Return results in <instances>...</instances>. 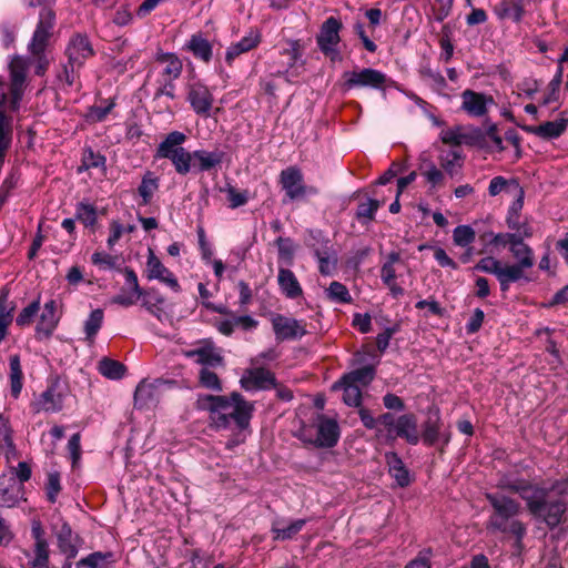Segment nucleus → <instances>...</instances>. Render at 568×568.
Listing matches in <instances>:
<instances>
[{"label":"nucleus","mask_w":568,"mask_h":568,"mask_svg":"<svg viewBox=\"0 0 568 568\" xmlns=\"http://www.w3.org/2000/svg\"><path fill=\"white\" fill-rule=\"evenodd\" d=\"M58 548L67 557V560L71 561L78 555L81 546V538L73 534L71 527L63 523L57 530Z\"/></svg>","instance_id":"obj_22"},{"label":"nucleus","mask_w":568,"mask_h":568,"mask_svg":"<svg viewBox=\"0 0 568 568\" xmlns=\"http://www.w3.org/2000/svg\"><path fill=\"white\" fill-rule=\"evenodd\" d=\"M280 183L291 200L317 192L315 187H307L303 184V174L294 166H290L281 172Z\"/></svg>","instance_id":"obj_12"},{"label":"nucleus","mask_w":568,"mask_h":568,"mask_svg":"<svg viewBox=\"0 0 568 568\" xmlns=\"http://www.w3.org/2000/svg\"><path fill=\"white\" fill-rule=\"evenodd\" d=\"M75 216L84 226H93L97 222L95 207L91 204L80 203L77 206Z\"/></svg>","instance_id":"obj_50"},{"label":"nucleus","mask_w":568,"mask_h":568,"mask_svg":"<svg viewBox=\"0 0 568 568\" xmlns=\"http://www.w3.org/2000/svg\"><path fill=\"white\" fill-rule=\"evenodd\" d=\"M358 414L363 425L368 429H374L376 432V437L378 438V429H384V426L381 422V416L375 418L366 408H361Z\"/></svg>","instance_id":"obj_60"},{"label":"nucleus","mask_w":568,"mask_h":568,"mask_svg":"<svg viewBox=\"0 0 568 568\" xmlns=\"http://www.w3.org/2000/svg\"><path fill=\"white\" fill-rule=\"evenodd\" d=\"M12 305H8L4 301H0V343L6 338L8 328L13 321Z\"/></svg>","instance_id":"obj_47"},{"label":"nucleus","mask_w":568,"mask_h":568,"mask_svg":"<svg viewBox=\"0 0 568 568\" xmlns=\"http://www.w3.org/2000/svg\"><path fill=\"white\" fill-rule=\"evenodd\" d=\"M98 368L101 375L110 379H119L125 373V366L122 363L110 358L100 361Z\"/></svg>","instance_id":"obj_42"},{"label":"nucleus","mask_w":568,"mask_h":568,"mask_svg":"<svg viewBox=\"0 0 568 568\" xmlns=\"http://www.w3.org/2000/svg\"><path fill=\"white\" fill-rule=\"evenodd\" d=\"M60 316L58 302L54 300L47 302L36 326V338L39 341L49 338L57 328Z\"/></svg>","instance_id":"obj_15"},{"label":"nucleus","mask_w":568,"mask_h":568,"mask_svg":"<svg viewBox=\"0 0 568 568\" xmlns=\"http://www.w3.org/2000/svg\"><path fill=\"white\" fill-rule=\"evenodd\" d=\"M54 23V13L52 10L44 8L40 12V19L39 23L37 26V29L33 33V38L30 42V51L33 55H40L43 53L47 40L50 36V31L53 28ZM47 61L42 59V57H39V64L37 68V73L42 74L45 70Z\"/></svg>","instance_id":"obj_8"},{"label":"nucleus","mask_w":568,"mask_h":568,"mask_svg":"<svg viewBox=\"0 0 568 568\" xmlns=\"http://www.w3.org/2000/svg\"><path fill=\"white\" fill-rule=\"evenodd\" d=\"M277 283L281 292L291 300L302 296L303 290L295 274L287 268H280L277 274Z\"/></svg>","instance_id":"obj_29"},{"label":"nucleus","mask_w":568,"mask_h":568,"mask_svg":"<svg viewBox=\"0 0 568 568\" xmlns=\"http://www.w3.org/2000/svg\"><path fill=\"white\" fill-rule=\"evenodd\" d=\"M63 400L62 392L57 387H49L32 403V407L37 413H57L62 409Z\"/></svg>","instance_id":"obj_23"},{"label":"nucleus","mask_w":568,"mask_h":568,"mask_svg":"<svg viewBox=\"0 0 568 568\" xmlns=\"http://www.w3.org/2000/svg\"><path fill=\"white\" fill-rule=\"evenodd\" d=\"M186 141V135L180 131L170 132L165 139L159 144L155 153L156 159H172Z\"/></svg>","instance_id":"obj_25"},{"label":"nucleus","mask_w":568,"mask_h":568,"mask_svg":"<svg viewBox=\"0 0 568 568\" xmlns=\"http://www.w3.org/2000/svg\"><path fill=\"white\" fill-rule=\"evenodd\" d=\"M462 109L470 116H484L488 108L494 104V99L490 95L475 92L473 90H465L462 93Z\"/></svg>","instance_id":"obj_19"},{"label":"nucleus","mask_w":568,"mask_h":568,"mask_svg":"<svg viewBox=\"0 0 568 568\" xmlns=\"http://www.w3.org/2000/svg\"><path fill=\"white\" fill-rule=\"evenodd\" d=\"M567 122V119L560 118L558 120L548 121L536 126H524V130L542 139H556L565 132Z\"/></svg>","instance_id":"obj_26"},{"label":"nucleus","mask_w":568,"mask_h":568,"mask_svg":"<svg viewBox=\"0 0 568 568\" xmlns=\"http://www.w3.org/2000/svg\"><path fill=\"white\" fill-rule=\"evenodd\" d=\"M487 499L495 509V514L488 521V528L503 532H510L518 538H521L526 531L524 525L518 520L509 521L511 517L518 514L520 508L519 504L506 496L497 494H488Z\"/></svg>","instance_id":"obj_3"},{"label":"nucleus","mask_w":568,"mask_h":568,"mask_svg":"<svg viewBox=\"0 0 568 568\" xmlns=\"http://www.w3.org/2000/svg\"><path fill=\"white\" fill-rule=\"evenodd\" d=\"M186 48L195 58H199L204 62H209L212 58V45L201 34H193L189 40Z\"/></svg>","instance_id":"obj_34"},{"label":"nucleus","mask_w":568,"mask_h":568,"mask_svg":"<svg viewBox=\"0 0 568 568\" xmlns=\"http://www.w3.org/2000/svg\"><path fill=\"white\" fill-rule=\"evenodd\" d=\"M476 233L469 225H459L453 232V240L457 246L465 247L474 242Z\"/></svg>","instance_id":"obj_45"},{"label":"nucleus","mask_w":568,"mask_h":568,"mask_svg":"<svg viewBox=\"0 0 568 568\" xmlns=\"http://www.w3.org/2000/svg\"><path fill=\"white\" fill-rule=\"evenodd\" d=\"M200 383L203 387L213 390H221V383L217 375L210 371L209 367H203L200 372Z\"/></svg>","instance_id":"obj_58"},{"label":"nucleus","mask_w":568,"mask_h":568,"mask_svg":"<svg viewBox=\"0 0 568 568\" xmlns=\"http://www.w3.org/2000/svg\"><path fill=\"white\" fill-rule=\"evenodd\" d=\"M111 554L93 552L85 558L80 559L77 562V568H104L106 559L110 558Z\"/></svg>","instance_id":"obj_51"},{"label":"nucleus","mask_w":568,"mask_h":568,"mask_svg":"<svg viewBox=\"0 0 568 568\" xmlns=\"http://www.w3.org/2000/svg\"><path fill=\"white\" fill-rule=\"evenodd\" d=\"M132 231H133L132 226L125 229L118 221H112L110 224V234L108 237V245L110 247L114 246L125 232H132Z\"/></svg>","instance_id":"obj_61"},{"label":"nucleus","mask_w":568,"mask_h":568,"mask_svg":"<svg viewBox=\"0 0 568 568\" xmlns=\"http://www.w3.org/2000/svg\"><path fill=\"white\" fill-rule=\"evenodd\" d=\"M124 277L125 287L122 288L121 293L112 297L111 303L129 307L141 298L143 290L140 287L138 276L133 270L125 268Z\"/></svg>","instance_id":"obj_18"},{"label":"nucleus","mask_w":568,"mask_h":568,"mask_svg":"<svg viewBox=\"0 0 568 568\" xmlns=\"http://www.w3.org/2000/svg\"><path fill=\"white\" fill-rule=\"evenodd\" d=\"M155 62L161 68L162 81L171 84L182 72V61L174 53L158 52Z\"/></svg>","instance_id":"obj_21"},{"label":"nucleus","mask_w":568,"mask_h":568,"mask_svg":"<svg viewBox=\"0 0 568 568\" xmlns=\"http://www.w3.org/2000/svg\"><path fill=\"white\" fill-rule=\"evenodd\" d=\"M424 442L428 445H433L439 438V425L438 419L428 420L423 432Z\"/></svg>","instance_id":"obj_62"},{"label":"nucleus","mask_w":568,"mask_h":568,"mask_svg":"<svg viewBox=\"0 0 568 568\" xmlns=\"http://www.w3.org/2000/svg\"><path fill=\"white\" fill-rule=\"evenodd\" d=\"M104 320V313L101 308L93 310L84 321L83 329L85 339L92 343L100 331Z\"/></svg>","instance_id":"obj_40"},{"label":"nucleus","mask_w":568,"mask_h":568,"mask_svg":"<svg viewBox=\"0 0 568 568\" xmlns=\"http://www.w3.org/2000/svg\"><path fill=\"white\" fill-rule=\"evenodd\" d=\"M484 318V312L480 308H476L466 325L467 333L474 334L478 332L483 325Z\"/></svg>","instance_id":"obj_63"},{"label":"nucleus","mask_w":568,"mask_h":568,"mask_svg":"<svg viewBox=\"0 0 568 568\" xmlns=\"http://www.w3.org/2000/svg\"><path fill=\"white\" fill-rule=\"evenodd\" d=\"M430 551H420L419 555L412 560L405 568H430L429 565Z\"/></svg>","instance_id":"obj_64"},{"label":"nucleus","mask_w":568,"mask_h":568,"mask_svg":"<svg viewBox=\"0 0 568 568\" xmlns=\"http://www.w3.org/2000/svg\"><path fill=\"white\" fill-rule=\"evenodd\" d=\"M440 139L445 144L462 145L470 142V136L466 133L463 126H454L443 130Z\"/></svg>","instance_id":"obj_43"},{"label":"nucleus","mask_w":568,"mask_h":568,"mask_svg":"<svg viewBox=\"0 0 568 568\" xmlns=\"http://www.w3.org/2000/svg\"><path fill=\"white\" fill-rule=\"evenodd\" d=\"M399 262L398 253H390L387 257V261L383 264L381 270V277L385 285L389 288L390 293L394 296L402 295L404 293L403 288L396 283V268L395 264Z\"/></svg>","instance_id":"obj_28"},{"label":"nucleus","mask_w":568,"mask_h":568,"mask_svg":"<svg viewBox=\"0 0 568 568\" xmlns=\"http://www.w3.org/2000/svg\"><path fill=\"white\" fill-rule=\"evenodd\" d=\"M222 161V155L219 152H209L197 150L193 152V166H197L201 171H209L216 166Z\"/></svg>","instance_id":"obj_39"},{"label":"nucleus","mask_w":568,"mask_h":568,"mask_svg":"<svg viewBox=\"0 0 568 568\" xmlns=\"http://www.w3.org/2000/svg\"><path fill=\"white\" fill-rule=\"evenodd\" d=\"M0 437L4 442L8 454L14 453L12 430L9 419L0 414Z\"/></svg>","instance_id":"obj_56"},{"label":"nucleus","mask_w":568,"mask_h":568,"mask_svg":"<svg viewBox=\"0 0 568 568\" xmlns=\"http://www.w3.org/2000/svg\"><path fill=\"white\" fill-rule=\"evenodd\" d=\"M514 191L519 192V184L515 180H507L504 176H495L488 186L490 196H497L503 192L511 195Z\"/></svg>","instance_id":"obj_41"},{"label":"nucleus","mask_w":568,"mask_h":568,"mask_svg":"<svg viewBox=\"0 0 568 568\" xmlns=\"http://www.w3.org/2000/svg\"><path fill=\"white\" fill-rule=\"evenodd\" d=\"M161 383L159 381H142L136 386L134 393V403L139 407L148 406L159 398V387Z\"/></svg>","instance_id":"obj_30"},{"label":"nucleus","mask_w":568,"mask_h":568,"mask_svg":"<svg viewBox=\"0 0 568 568\" xmlns=\"http://www.w3.org/2000/svg\"><path fill=\"white\" fill-rule=\"evenodd\" d=\"M384 429H378V439L385 443H393L396 438H404L409 444H417L419 430L417 418L413 414H404L395 417L390 413L381 415Z\"/></svg>","instance_id":"obj_5"},{"label":"nucleus","mask_w":568,"mask_h":568,"mask_svg":"<svg viewBox=\"0 0 568 568\" xmlns=\"http://www.w3.org/2000/svg\"><path fill=\"white\" fill-rule=\"evenodd\" d=\"M192 110L200 116L209 118L213 109L214 97L211 90L202 83H193L187 89L186 97Z\"/></svg>","instance_id":"obj_14"},{"label":"nucleus","mask_w":568,"mask_h":568,"mask_svg":"<svg viewBox=\"0 0 568 568\" xmlns=\"http://www.w3.org/2000/svg\"><path fill=\"white\" fill-rule=\"evenodd\" d=\"M341 29L342 22L334 17H329L322 24L321 30L316 37L318 48L332 61L341 59V54L337 48L341 41Z\"/></svg>","instance_id":"obj_9"},{"label":"nucleus","mask_w":568,"mask_h":568,"mask_svg":"<svg viewBox=\"0 0 568 568\" xmlns=\"http://www.w3.org/2000/svg\"><path fill=\"white\" fill-rule=\"evenodd\" d=\"M29 568H50L48 542L40 541L38 547H34V557L29 562Z\"/></svg>","instance_id":"obj_48"},{"label":"nucleus","mask_w":568,"mask_h":568,"mask_svg":"<svg viewBox=\"0 0 568 568\" xmlns=\"http://www.w3.org/2000/svg\"><path fill=\"white\" fill-rule=\"evenodd\" d=\"M144 272L149 281H159L174 293L182 291L176 276L161 262L151 247L148 250Z\"/></svg>","instance_id":"obj_10"},{"label":"nucleus","mask_w":568,"mask_h":568,"mask_svg":"<svg viewBox=\"0 0 568 568\" xmlns=\"http://www.w3.org/2000/svg\"><path fill=\"white\" fill-rule=\"evenodd\" d=\"M159 189V179L152 172H146L142 176L141 184L138 187V193L141 197V204L146 205L151 202L154 193Z\"/></svg>","instance_id":"obj_37"},{"label":"nucleus","mask_w":568,"mask_h":568,"mask_svg":"<svg viewBox=\"0 0 568 568\" xmlns=\"http://www.w3.org/2000/svg\"><path fill=\"white\" fill-rule=\"evenodd\" d=\"M385 458L389 475L396 480L397 485L400 487L408 486L410 483L409 473L398 455L395 453H387Z\"/></svg>","instance_id":"obj_32"},{"label":"nucleus","mask_w":568,"mask_h":568,"mask_svg":"<svg viewBox=\"0 0 568 568\" xmlns=\"http://www.w3.org/2000/svg\"><path fill=\"white\" fill-rule=\"evenodd\" d=\"M495 11L499 18L511 19L514 21H520L524 13V9L519 0H501L500 3L496 6Z\"/></svg>","instance_id":"obj_38"},{"label":"nucleus","mask_w":568,"mask_h":568,"mask_svg":"<svg viewBox=\"0 0 568 568\" xmlns=\"http://www.w3.org/2000/svg\"><path fill=\"white\" fill-rule=\"evenodd\" d=\"M346 382L362 386L367 385L374 377V369L369 366L358 368L343 376Z\"/></svg>","instance_id":"obj_46"},{"label":"nucleus","mask_w":568,"mask_h":568,"mask_svg":"<svg viewBox=\"0 0 568 568\" xmlns=\"http://www.w3.org/2000/svg\"><path fill=\"white\" fill-rule=\"evenodd\" d=\"M333 389H343V400L348 406L358 407L362 403L361 386L349 381L346 382L343 377L341 381L334 383Z\"/></svg>","instance_id":"obj_33"},{"label":"nucleus","mask_w":568,"mask_h":568,"mask_svg":"<svg viewBox=\"0 0 568 568\" xmlns=\"http://www.w3.org/2000/svg\"><path fill=\"white\" fill-rule=\"evenodd\" d=\"M474 270L494 274L499 284L501 291H507L509 288V284L513 282H516V275L514 271L515 268H508L507 264H503L499 260L493 257V256H486L478 261V263L475 265Z\"/></svg>","instance_id":"obj_13"},{"label":"nucleus","mask_w":568,"mask_h":568,"mask_svg":"<svg viewBox=\"0 0 568 568\" xmlns=\"http://www.w3.org/2000/svg\"><path fill=\"white\" fill-rule=\"evenodd\" d=\"M261 42V34L257 30H250V32L243 37L239 42L231 44L225 53L227 63H232L235 58L240 54L245 53Z\"/></svg>","instance_id":"obj_27"},{"label":"nucleus","mask_w":568,"mask_h":568,"mask_svg":"<svg viewBox=\"0 0 568 568\" xmlns=\"http://www.w3.org/2000/svg\"><path fill=\"white\" fill-rule=\"evenodd\" d=\"M40 310V303L39 301H34L28 306H26L17 316L16 323L19 326H26L31 324L33 317L37 315V313Z\"/></svg>","instance_id":"obj_55"},{"label":"nucleus","mask_w":568,"mask_h":568,"mask_svg":"<svg viewBox=\"0 0 568 568\" xmlns=\"http://www.w3.org/2000/svg\"><path fill=\"white\" fill-rule=\"evenodd\" d=\"M185 356L204 367H214L222 364L220 351L210 341H203L197 346L185 352Z\"/></svg>","instance_id":"obj_20"},{"label":"nucleus","mask_w":568,"mask_h":568,"mask_svg":"<svg viewBox=\"0 0 568 568\" xmlns=\"http://www.w3.org/2000/svg\"><path fill=\"white\" fill-rule=\"evenodd\" d=\"M305 525L304 519H297L290 524H284L282 521H276L273 524L272 531L274 534L275 539L285 540L295 536L297 532L302 530Z\"/></svg>","instance_id":"obj_36"},{"label":"nucleus","mask_w":568,"mask_h":568,"mask_svg":"<svg viewBox=\"0 0 568 568\" xmlns=\"http://www.w3.org/2000/svg\"><path fill=\"white\" fill-rule=\"evenodd\" d=\"M272 326L280 341L301 338L306 334L303 322L280 314L272 316Z\"/></svg>","instance_id":"obj_16"},{"label":"nucleus","mask_w":568,"mask_h":568,"mask_svg":"<svg viewBox=\"0 0 568 568\" xmlns=\"http://www.w3.org/2000/svg\"><path fill=\"white\" fill-rule=\"evenodd\" d=\"M203 405L211 412L212 420L217 427H226L234 422L244 430L252 417L253 405L246 402L239 393L231 396H206Z\"/></svg>","instance_id":"obj_1"},{"label":"nucleus","mask_w":568,"mask_h":568,"mask_svg":"<svg viewBox=\"0 0 568 568\" xmlns=\"http://www.w3.org/2000/svg\"><path fill=\"white\" fill-rule=\"evenodd\" d=\"M241 385L246 390L268 388L274 385V376L265 368L248 369L242 376Z\"/></svg>","instance_id":"obj_24"},{"label":"nucleus","mask_w":568,"mask_h":568,"mask_svg":"<svg viewBox=\"0 0 568 568\" xmlns=\"http://www.w3.org/2000/svg\"><path fill=\"white\" fill-rule=\"evenodd\" d=\"M509 251L513 257L517 261L515 264H507L508 268H515L516 282L526 278L525 271L534 266V254L531 248L517 236L515 242L511 243Z\"/></svg>","instance_id":"obj_17"},{"label":"nucleus","mask_w":568,"mask_h":568,"mask_svg":"<svg viewBox=\"0 0 568 568\" xmlns=\"http://www.w3.org/2000/svg\"><path fill=\"white\" fill-rule=\"evenodd\" d=\"M344 85L347 89L352 88H372V89H383L388 79L386 74L383 72L364 68L359 70H353L344 72L343 74Z\"/></svg>","instance_id":"obj_11"},{"label":"nucleus","mask_w":568,"mask_h":568,"mask_svg":"<svg viewBox=\"0 0 568 568\" xmlns=\"http://www.w3.org/2000/svg\"><path fill=\"white\" fill-rule=\"evenodd\" d=\"M339 436L341 429L336 419L325 415H317L313 424L305 425L301 429L302 439L317 447H334Z\"/></svg>","instance_id":"obj_6"},{"label":"nucleus","mask_w":568,"mask_h":568,"mask_svg":"<svg viewBox=\"0 0 568 568\" xmlns=\"http://www.w3.org/2000/svg\"><path fill=\"white\" fill-rule=\"evenodd\" d=\"M10 390L14 398H18L23 386V373L21 368L20 357L18 355L10 356Z\"/></svg>","instance_id":"obj_35"},{"label":"nucleus","mask_w":568,"mask_h":568,"mask_svg":"<svg viewBox=\"0 0 568 568\" xmlns=\"http://www.w3.org/2000/svg\"><path fill=\"white\" fill-rule=\"evenodd\" d=\"M60 491H61L60 474L57 471L49 473L48 478H47V484H45V493H47L48 500L50 503H55Z\"/></svg>","instance_id":"obj_52"},{"label":"nucleus","mask_w":568,"mask_h":568,"mask_svg":"<svg viewBox=\"0 0 568 568\" xmlns=\"http://www.w3.org/2000/svg\"><path fill=\"white\" fill-rule=\"evenodd\" d=\"M170 161L179 174L185 175L193 166V152L191 153L183 148Z\"/></svg>","instance_id":"obj_44"},{"label":"nucleus","mask_w":568,"mask_h":568,"mask_svg":"<svg viewBox=\"0 0 568 568\" xmlns=\"http://www.w3.org/2000/svg\"><path fill=\"white\" fill-rule=\"evenodd\" d=\"M92 263L102 271L112 270L115 266V257L106 252H95L91 256Z\"/></svg>","instance_id":"obj_59"},{"label":"nucleus","mask_w":568,"mask_h":568,"mask_svg":"<svg viewBox=\"0 0 568 568\" xmlns=\"http://www.w3.org/2000/svg\"><path fill=\"white\" fill-rule=\"evenodd\" d=\"M65 53L68 64L59 75V80L67 87H74L78 84V70L83 67L88 59L94 55V50L85 36L75 34L70 39Z\"/></svg>","instance_id":"obj_4"},{"label":"nucleus","mask_w":568,"mask_h":568,"mask_svg":"<svg viewBox=\"0 0 568 568\" xmlns=\"http://www.w3.org/2000/svg\"><path fill=\"white\" fill-rule=\"evenodd\" d=\"M225 193H226L227 200L230 202V207H232V209L243 206L248 201L247 191H239L234 186L229 185L225 189Z\"/></svg>","instance_id":"obj_54"},{"label":"nucleus","mask_w":568,"mask_h":568,"mask_svg":"<svg viewBox=\"0 0 568 568\" xmlns=\"http://www.w3.org/2000/svg\"><path fill=\"white\" fill-rule=\"evenodd\" d=\"M442 168L449 174L454 175L462 166V156L459 152L453 150L440 156Z\"/></svg>","instance_id":"obj_49"},{"label":"nucleus","mask_w":568,"mask_h":568,"mask_svg":"<svg viewBox=\"0 0 568 568\" xmlns=\"http://www.w3.org/2000/svg\"><path fill=\"white\" fill-rule=\"evenodd\" d=\"M27 63L16 57L10 63L11 84L0 81V108L3 110H16L23 93Z\"/></svg>","instance_id":"obj_7"},{"label":"nucleus","mask_w":568,"mask_h":568,"mask_svg":"<svg viewBox=\"0 0 568 568\" xmlns=\"http://www.w3.org/2000/svg\"><path fill=\"white\" fill-rule=\"evenodd\" d=\"M516 490L520 493L521 498L527 503L528 509L534 516L542 518L550 527H555L560 523L561 516L565 513V504L562 501H548L547 491L539 487H516Z\"/></svg>","instance_id":"obj_2"},{"label":"nucleus","mask_w":568,"mask_h":568,"mask_svg":"<svg viewBox=\"0 0 568 568\" xmlns=\"http://www.w3.org/2000/svg\"><path fill=\"white\" fill-rule=\"evenodd\" d=\"M424 178L426 179L427 183L430 185L432 189H436L439 186H443L445 183V175L444 173L436 168L434 164H430L424 172Z\"/></svg>","instance_id":"obj_57"},{"label":"nucleus","mask_w":568,"mask_h":568,"mask_svg":"<svg viewBox=\"0 0 568 568\" xmlns=\"http://www.w3.org/2000/svg\"><path fill=\"white\" fill-rule=\"evenodd\" d=\"M142 306L154 315L158 320L162 321L166 315L164 311L165 298L164 296L156 290L151 288L148 291L143 290Z\"/></svg>","instance_id":"obj_31"},{"label":"nucleus","mask_w":568,"mask_h":568,"mask_svg":"<svg viewBox=\"0 0 568 568\" xmlns=\"http://www.w3.org/2000/svg\"><path fill=\"white\" fill-rule=\"evenodd\" d=\"M327 296L331 300L341 303H347L351 301V295L347 287L339 282L331 283V285L327 288Z\"/></svg>","instance_id":"obj_53"}]
</instances>
